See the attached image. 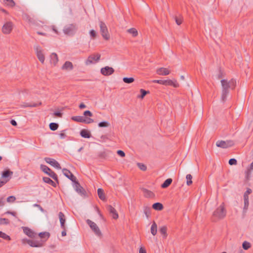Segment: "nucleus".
Masks as SVG:
<instances>
[{
	"label": "nucleus",
	"mask_w": 253,
	"mask_h": 253,
	"mask_svg": "<svg viewBox=\"0 0 253 253\" xmlns=\"http://www.w3.org/2000/svg\"><path fill=\"white\" fill-rule=\"evenodd\" d=\"M43 181L47 184H49L52 185L54 187H56V184L55 182H54L52 180H51L49 177H43L42 178Z\"/></svg>",
	"instance_id": "393cba45"
},
{
	"label": "nucleus",
	"mask_w": 253,
	"mask_h": 253,
	"mask_svg": "<svg viewBox=\"0 0 253 253\" xmlns=\"http://www.w3.org/2000/svg\"><path fill=\"white\" fill-rule=\"evenodd\" d=\"M15 200L16 198L14 196H10L7 198V202L9 203H13L15 201Z\"/></svg>",
	"instance_id": "864d4df0"
},
{
	"label": "nucleus",
	"mask_w": 253,
	"mask_h": 253,
	"mask_svg": "<svg viewBox=\"0 0 253 253\" xmlns=\"http://www.w3.org/2000/svg\"><path fill=\"white\" fill-rule=\"evenodd\" d=\"M13 28V24L11 22L9 21L5 23L2 28V31L4 34H8L12 31Z\"/></svg>",
	"instance_id": "9b49d317"
},
{
	"label": "nucleus",
	"mask_w": 253,
	"mask_h": 253,
	"mask_svg": "<svg viewBox=\"0 0 253 253\" xmlns=\"http://www.w3.org/2000/svg\"><path fill=\"white\" fill-rule=\"evenodd\" d=\"M13 172L9 169H6L2 171V177L3 178H7L10 175H12Z\"/></svg>",
	"instance_id": "f704fd0d"
},
{
	"label": "nucleus",
	"mask_w": 253,
	"mask_h": 253,
	"mask_svg": "<svg viewBox=\"0 0 253 253\" xmlns=\"http://www.w3.org/2000/svg\"><path fill=\"white\" fill-rule=\"evenodd\" d=\"M226 211L222 203L218 208H217L213 212L212 216V220L216 221L217 220L223 219L225 217Z\"/></svg>",
	"instance_id": "f03ea898"
},
{
	"label": "nucleus",
	"mask_w": 253,
	"mask_h": 253,
	"mask_svg": "<svg viewBox=\"0 0 253 253\" xmlns=\"http://www.w3.org/2000/svg\"><path fill=\"white\" fill-rule=\"evenodd\" d=\"M140 92L141 93V94L138 96V97L142 99L147 94L149 93V91H146L143 89H141L140 90Z\"/></svg>",
	"instance_id": "c03bdc74"
},
{
	"label": "nucleus",
	"mask_w": 253,
	"mask_h": 253,
	"mask_svg": "<svg viewBox=\"0 0 253 253\" xmlns=\"http://www.w3.org/2000/svg\"><path fill=\"white\" fill-rule=\"evenodd\" d=\"M23 18L30 24H35L36 23L35 19H34V18L31 17L30 15L27 13H25L23 15Z\"/></svg>",
	"instance_id": "4be33fe9"
},
{
	"label": "nucleus",
	"mask_w": 253,
	"mask_h": 253,
	"mask_svg": "<svg viewBox=\"0 0 253 253\" xmlns=\"http://www.w3.org/2000/svg\"><path fill=\"white\" fill-rule=\"evenodd\" d=\"M5 204V201L3 198H0V207H2Z\"/></svg>",
	"instance_id": "e2e57ef3"
},
{
	"label": "nucleus",
	"mask_w": 253,
	"mask_h": 253,
	"mask_svg": "<svg viewBox=\"0 0 253 253\" xmlns=\"http://www.w3.org/2000/svg\"><path fill=\"white\" fill-rule=\"evenodd\" d=\"M53 115L56 116V117L61 118V117H62V113H61L60 112H59V111L55 112L53 113Z\"/></svg>",
	"instance_id": "680f3d73"
},
{
	"label": "nucleus",
	"mask_w": 253,
	"mask_h": 253,
	"mask_svg": "<svg viewBox=\"0 0 253 253\" xmlns=\"http://www.w3.org/2000/svg\"><path fill=\"white\" fill-rule=\"evenodd\" d=\"M3 1L10 7H13L15 5V2L13 0H3Z\"/></svg>",
	"instance_id": "a18cd8bd"
},
{
	"label": "nucleus",
	"mask_w": 253,
	"mask_h": 253,
	"mask_svg": "<svg viewBox=\"0 0 253 253\" xmlns=\"http://www.w3.org/2000/svg\"><path fill=\"white\" fill-rule=\"evenodd\" d=\"M153 82L154 83H158V84L165 85H171L174 87H177L179 86V84L177 83L176 81H173L170 80H157L153 81Z\"/></svg>",
	"instance_id": "423d86ee"
},
{
	"label": "nucleus",
	"mask_w": 253,
	"mask_h": 253,
	"mask_svg": "<svg viewBox=\"0 0 253 253\" xmlns=\"http://www.w3.org/2000/svg\"><path fill=\"white\" fill-rule=\"evenodd\" d=\"M107 156V154L106 152H101L98 154L99 158L101 159H105Z\"/></svg>",
	"instance_id": "8fccbe9b"
},
{
	"label": "nucleus",
	"mask_w": 253,
	"mask_h": 253,
	"mask_svg": "<svg viewBox=\"0 0 253 253\" xmlns=\"http://www.w3.org/2000/svg\"><path fill=\"white\" fill-rule=\"evenodd\" d=\"M84 115L85 116H89V117H92V113L89 110H86L84 112Z\"/></svg>",
	"instance_id": "4d7b16f0"
},
{
	"label": "nucleus",
	"mask_w": 253,
	"mask_h": 253,
	"mask_svg": "<svg viewBox=\"0 0 253 253\" xmlns=\"http://www.w3.org/2000/svg\"><path fill=\"white\" fill-rule=\"evenodd\" d=\"M100 56L101 55L99 53H97L96 55L92 54L89 56L86 61V64L88 65L93 63L94 61H98L100 59Z\"/></svg>",
	"instance_id": "2eb2a0df"
},
{
	"label": "nucleus",
	"mask_w": 253,
	"mask_h": 253,
	"mask_svg": "<svg viewBox=\"0 0 253 253\" xmlns=\"http://www.w3.org/2000/svg\"><path fill=\"white\" fill-rule=\"evenodd\" d=\"M89 34L90 37L93 39H95L96 37V33L94 30H90Z\"/></svg>",
	"instance_id": "5fc2aeb1"
},
{
	"label": "nucleus",
	"mask_w": 253,
	"mask_h": 253,
	"mask_svg": "<svg viewBox=\"0 0 253 253\" xmlns=\"http://www.w3.org/2000/svg\"><path fill=\"white\" fill-rule=\"evenodd\" d=\"M39 237L41 239L45 238L46 240L50 237V233L48 232H41L39 234Z\"/></svg>",
	"instance_id": "473e14b6"
},
{
	"label": "nucleus",
	"mask_w": 253,
	"mask_h": 253,
	"mask_svg": "<svg viewBox=\"0 0 253 253\" xmlns=\"http://www.w3.org/2000/svg\"><path fill=\"white\" fill-rule=\"evenodd\" d=\"M228 163L230 165H236L237 164V161L234 158H232L229 160Z\"/></svg>",
	"instance_id": "603ef678"
},
{
	"label": "nucleus",
	"mask_w": 253,
	"mask_h": 253,
	"mask_svg": "<svg viewBox=\"0 0 253 253\" xmlns=\"http://www.w3.org/2000/svg\"><path fill=\"white\" fill-rule=\"evenodd\" d=\"M100 31L104 39L108 40L110 39V35L106 25L102 21L99 22Z\"/></svg>",
	"instance_id": "20e7f679"
},
{
	"label": "nucleus",
	"mask_w": 253,
	"mask_h": 253,
	"mask_svg": "<svg viewBox=\"0 0 253 253\" xmlns=\"http://www.w3.org/2000/svg\"><path fill=\"white\" fill-rule=\"evenodd\" d=\"M143 191L144 196L146 198H153L154 197V194L148 189H143Z\"/></svg>",
	"instance_id": "bb28decb"
},
{
	"label": "nucleus",
	"mask_w": 253,
	"mask_h": 253,
	"mask_svg": "<svg viewBox=\"0 0 253 253\" xmlns=\"http://www.w3.org/2000/svg\"><path fill=\"white\" fill-rule=\"evenodd\" d=\"M138 168L143 171H145L147 169V167L142 163H137Z\"/></svg>",
	"instance_id": "09e8293b"
},
{
	"label": "nucleus",
	"mask_w": 253,
	"mask_h": 253,
	"mask_svg": "<svg viewBox=\"0 0 253 253\" xmlns=\"http://www.w3.org/2000/svg\"><path fill=\"white\" fill-rule=\"evenodd\" d=\"M222 86L221 90V100L224 102L226 100L227 95L229 93V89H234L236 86V81L232 79L229 81L227 80L223 79L221 80Z\"/></svg>",
	"instance_id": "f257e3e1"
},
{
	"label": "nucleus",
	"mask_w": 253,
	"mask_h": 253,
	"mask_svg": "<svg viewBox=\"0 0 253 253\" xmlns=\"http://www.w3.org/2000/svg\"><path fill=\"white\" fill-rule=\"evenodd\" d=\"M36 50V55L39 60L42 63H43L44 61V56L42 53V48L39 46H35Z\"/></svg>",
	"instance_id": "ddd939ff"
},
{
	"label": "nucleus",
	"mask_w": 253,
	"mask_h": 253,
	"mask_svg": "<svg viewBox=\"0 0 253 253\" xmlns=\"http://www.w3.org/2000/svg\"><path fill=\"white\" fill-rule=\"evenodd\" d=\"M9 219L5 218H0V225H7L9 224Z\"/></svg>",
	"instance_id": "a19ab883"
},
{
	"label": "nucleus",
	"mask_w": 253,
	"mask_h": 253,
	"mask_svg": "<svg viewBox=\"0 0 253 253\" xmlns=\"http://www.w3.org/2000/svg\"><path fill=\"white\" fill-rule=\"evenodd\" d=\"M175 20L176 24L178 25H180L182 23V19L181 18H178L177 17H175Z\"/></svg>",
	"instance_id": "bf43d9fd"
},
{
	"label": "nucleus",
	"mask_w": 253,
	"mask_h": 253,
	"mask_svg": "<svg viewBox=\"0 0 253 253\" xmlns=\"http://www.w3.org/2000/svg\"><path fill=\"white\" fill-rule=\"evenodd\" d=\"M234 143L232 140H218L216 143V146L222 148H227L233 146Z\"/></svg>",
	"instance_id": "6e6552de"
},
{
	"label": "nucleus",
	"mask_w": 253,
	"mask_h": 253,
	"mask_svg": "<svg viewBox=\"0 0 253 253\" xmlns=\"http://www.w3.org/2000/svg\"><path fill=\"white\" fill-rule=\"evenodd\" d=\"M115 72L114 69L112 67L105 66L102 68L100 70L101 73L105 76H110L113 74Z\"/></svg>",
	"instance_id": "4468645a"
},
{
	"label": "nucleus",
	"mask_w": 253,
	"mask_h": 253,
	"mask_svg": "<svg viewBox=\"0 0 253 253\" xmlns=\"http://www.w3.org/2000/svg\"><path fill=\"white\" fill-rule=\"evenodd\" d=\"M41 105V102H39V103L23 102L22 104L20 105V107L22 108L36 107Z\"/></svg>",
	"instance_id": "aec40b11"
},
{
	"label": "nucleus",
	"mask_w": 253,
	"mask_h": 253,
	"mask_svg": "<svg viewBox=\"0 0 253 253\" xmlns=\"http://www.w3.org/2000/svg\"><path fill=\"white\" fill-rule=\"evenodd\" d=\"M107 210L110 212V214H111V215L112 216V217L114 219H116L118 218V217H119L118 214L116 209L114 208H113L111 205H108L107 207Z\"/></svg>",
	"instance_id": "f3484780"
},
{
	"label": "nucleus",
	"mask_w": 253,
	"mask_h": 253,
	"mask_svg": "<svg viewBox=\"0 0 253 253\" xmlns=\"http://www.w3.org/2000/svg\"><path fill=\"white\" fill-rule=\"evenodd\" d=\"M139 253H146V250L141 247L139 249Z\"/></svg>",
	"instance_id": "774afa93"
},
{
	"label": "nucleus",
	"mask_w": 253,
	"mask_h": 253,
	"mask_svg": "<svg viewBox=\"0 0 253 253\" xmlns=\"http://www.w3.org/2000/svg\"><path fill=\"white\" fill-rule=\"evenodd\" d=\"M151 233L155 236L157 233V225L155 221H154L151 227Z\"/></svg>",
	"instance_id": "c756f323"
},
{
	"label": "nucleus",
	"mask_w": 253,
	"mask_h": 253,
	"mask_svg": "<svg viewBox=\"0 0 253 253\" xmlns=\"http://www.w3.org/2000/svg\"><path fill=\"white\" fill-rule=\"evenodd\" d=\"M159 231H160V233L163 235V238H166V237L168 236V234L167 233V227L166 226H163L160 228Z\"/></svg>",
	"instance_id": "7c9ffc66"
},
{
	"label": "nucleus",
	"mask_w": 253,
	"mask_h": 253,
	"mask_svg": "<svg viewBox=\"0 0 253 253\" xmlns=\"http://www.w3.org/2000/svg\"><path fill=\"white\" fill-rule=\"evenodd\" d=\"M244 207L243 209V211H244V212H246V211L248 208L249 205V199H244Z\"/></svg>",
	"instance_id": "de8ad7c7"
},
{
	"label": "nucleus",
	"mask_w": 253,
	"mask_h": 253,
	"mask_svg": "<svg viewBox=\"0 0 253 253\" xmlns=\"http://www.w3.org/2000/svg\"><path fill=\"white\" fill-rule=\"evenodd\" d=\"M62 172L64 175L71 180L73 182L75 183L77 181V178L74 175V174L67 169L64 168L62 169Z\"/></svg>",
	"instance_id": "f8f14e48"
},
{
	"label": "nucleus",
	"mask_w": 253,
	"mask_h": 253,
	"mask_svg": "<svg viewBox=\"0 0 253 253\" xmlns=\"http://www.w3.org/2000/svg\"><path fill=\"white\" fill-rule=\"evenodd\" d=\"M23 231L25 234L32 238H35L36 235V233H35L30 228L27 227H25L23 228Z\"/></svg>",
	"instance_id": "6ab92c4d"
},
{
	"label": "nucleus",
	"mask_w": 253,
	"mask_h": 253,
	"mask_svg": "<svg viewBox=\"0 0 253 253\" xmlns=\"http://www.w3.org/2000/svg\"><path fill=\"white\" fill-rule=\"evenodd\" d=\"M73 68V64L70 61H66L62 67V69L63 70H71Z\"/></svg>",
	"instance_id": "5701e85b"
},
{
	"label": "nucleus",
	"mask_w": 253,
	"mask_h": 253,
	"mask_svg": "<svg viewBox=\"0 0 253 253\" xmlns=\"http://www.w3.org/2000/svg\"><path fill=\"white\" fill-rule=\"evenodd\" d=\"M5 213L10 214L14 216H15L16 215V213L15 212H14V211H7V212H5Z\"/></svg>",
	"instance_id": "338daca9"
},
{
	"label": "nucleus",
	"mask_w": 253,
	"mask_h": 253,
	"mask_svg": "<svg viewBox=\"0 0 253 253\" xmlns=\"http://www.w3.org/2000/svg\"><path fill=\"white\" fill-rule=\"evenodd\" d=\"M127 32L131 34L133 37H136L138 35V32L136 29L132 28L127 30Z\"/></svg>",
	"instance_id": "c9c22d12"
},
{
	"label": "nucleus",
	"mask_w": 253,
	"mask_h": 253,
	"mask_svg": "<svg viewBox=\"0 0 253 253\" xmlns=\"http://www.w3.org/2000/svg\"><path fill=\"white\" fill-rule=\"evenodd\" d=\"M251 245L249 242H248L247 241H244L243 243L242 247L244 250H247L249 249H250L251 248Z\"/></svg>",
	"instance_id": "79ce46f5"
},
{
	"label": "nucleus",
	"mask_w": 253,
	"mask_h": 253,
	"mask_svg": "<svg viewBox=\"0 0 253 253\" xmlns=\"http://www.w3.org/2000/svg\"><path fill=\"white\" fill-rule=\"evenodd\" d=\"M86 222L89 226L90 228L96 236L98 237L101 236V232L95 222L88 219L86 220Z\"/></svg>",
	"instance_id": "39448f33"
},
{
	"label": "nucleus",
	"mask_w": 253,
	"mask_h": 253,
	"mask_svg": "<svg viewBox=\"0 0 253 253\" xmlns=\"http://www.w3.org/2000/svg\"><path fill=\"white\" fill-rule=\"evenodd\" d=\"M44 160L46 163L50 164L52 167H54L58 169H61L60 164L55 160L48 157L44 158Z\"/></svg>",
	"instance_id": "dca6fc26"
},
{
	"label": "nucleus",
	"mask_w": 253,
	"mask_h": 253,
	"mask_svg": "<svg viewBox=\"0 0 253 253\" xmlns=\"http://www.w3.org/2000/svg\"><path fill=\"white\" fill-rule=\"evenodd\" d=\"M71 119L77 122L84 123V116H73Z\"/></svg>",
	"instance_id": "72a5a7b5"
},
{
	"label": "nucleus",
	"mask_w": 253,
	"mask_h": 253,
	"mask_svg": "<svg viewBox=\"0 0 253 253\" xmlns=\"http://www.w3.org/2000/svg\"><path fill=\"white\" fill-rule=\"evenodd\" d=\"M117 153L118 155L121 156V157H124L125 156V152L121 150H119L117 151Z\"/></svg>",
	"instance_id": "6e6d98bb"
},
{
	"label": "nucleus",
	"mask_w": 253,
	"mask_h": 253,
	"mask_svg": "<svg viewBox=\"0 0 253 253\" xmlns=\"http://www.w3.org/2000/svg\"><path fill=\"white\" fill-rule=\"evenodd\" d=\"M40 168L43 172L53 178L57 183H59V180L57 174L47 166L44 165H41Z\"/></svg>",
	"instance_id": "7ed1b4c3"
},
{
	"label": "nucleus",
	"mask_w": 253,
	"mask_h": 253,
	"mask_svg": "<svg viewBox=\"0 0 253 253\" xmlns=\"http://www.w3.org/2000/svg\"><path fill=\"white\" fill-rule=\"evenodd\" d=\"M77 30L76 25L72 24L65 26L63 29L64 33L66 35H73Z\"/></svg>",
	"instance_id": "1a4fd4ad"
},
{
	"label": "nucleus",
	"mask_w": 253,
	"mask_h": 253,
	"mask_svg": "<svg viewBox=\"0 0 253 253\" xmlns=\"http://www.w3.org/2000/svg\"><path fill=\"white\" fill-rule=\"evenodd\" d=\"M98 126L100 127H106L109 126V123L107 121H103L99 123Z\"/></svg>",
	"instance_id": "37998d69"
},
{
	"label": "nucleus",
	"mask_w": 253,
	"mask_h": 253,
	"mask_svg": "<svg viewBox=\"0 0 253 253\" xmlns=\"http://www.w3.org/2000/svg\"><path fill=\"white\" fill-rule=\"evenodd\" d=\"M33 206L39 208V209L42 212H43L44 211V209L41 206V205H40L39 204H35L33 205Z\"/></svg>",
	"instance_id": "052dcab7"
},
{
	"label": "nucleus",
	"mask_w": 253,
	"mask_h": 253,
	"mask_svg": "<svg viewBox=\"0 0 253 253\" xmlns=\"http://www.w3.org/2000/svg\"><path fill=\"white\" fill-rule=\"evenodd\" d=\"M186 180H187V181H186V184L187 185L189 186L190 185L192 184V176L191 174H188L186 175Z\"/></svg>",
	"instance_id": "ea45409f"
},
{
	"label": "nucleus",
	"mask_w": 253,
	"mask_h": 253,
	"mask_svg": "<svg viewBox=\"0 0 253 253\" xmlns=\"http://www.w3.org/2000/svg\"><path fill=\"white\" fill-rule=\"evenodd\" d=\"M75 190L76 191V192L82 196H84V197L86 196L87 193H86V191L84 190V189L83 188V187H82L81 186V185L79 183V182H78V181L76 182L75 183Z\"/></svg>",
	"instance_id": "9d476101"
},
{
	"label": "nucleus",
	"mask_w": 253,
	"mask_h": 253,
	"mask_svg": "<svg viewBox=\"0 0 253 253\" xmlns=\"http://www.w3.org/2000/svg\"><path fill=\"white\" fill-rule=\"evenodd\" d=\"M50 58L51 63L54 65H55L58 61L57 54L55 53H52L50 55Z\"/></svg>",
	"instance_id": "a878e982"
},
{
	"label": "nucleus",
	"mask_w": 253,
	"mask_h": 253,
	"mask_svg": "<svg viewBox=\"0 0 253 253\" xmlns=\"http://www.w3.org/2000/svg\"><path fill=\"white\" fill-rule=\"evenodd\" d=\"M156 73L159 75L166 76L169 74L170 71L167 68H160L157 70Z\"/></svg>",
	"instance_id": "412c9836"
},
{
	"label": "nucleus",
	"mask_w": 253,
	"mask_h": 253,
	"mask_svg": "<svg viewBox=\"0 0 253 253\" xmlns=\"http://www.w3.org/2000/svg\"><path fill=\"white\" fill-rule=\"evenodd\" d=\"M65 131V130H63L60 133H59V135L61 139H64L67 137V135L64 133Z\"/></svg>",
	"instance_id": "13d9d810"
},
{
	"label": "nucleus",
	"mask_w": 253,
	"mask_h": 253,
	"mask_svg": "<svg viewBox=\"0 0 253 253\" xmlns=\"http://www.w3.org/2000/svg\"><path fill=\"white\" fill-rule=\"evenodd\" d=\"M123 81L124 83L126 84H130L133 83L134 81V79L132 77L127 78L124 77L123 79Z\"/></svg>",
	"instance_id": "4c0bfd02"
},
{
	"label": "nucleus",
	"mask_w": 253,
	"mask_h": 253,
	"mask_svg": "<svg viewBox=\"0 0 253 253\" xmlns=\"http://www.w3.org/2000/svg\"><path fill=\"white\" fill-rule=\"evenodd\" d=\"M80 135L82 137L85 138H89L91 136L90 132L85 129H83L81 130Z\"/></svg>",
	"instance_id": "b1692460"
},
{
	"label": "nucleus",
	"mask_w": 253,
	"mask_h": 253,
	"mask_svg": "<svg viewBox=\"0 0 253 253\" xmlns=\"http://www.w3.org/2000/svg\"><path fill=\"white\" fill-rule=\"evenodd\" d=\"M236 253H244V252L243 251V250L239 248V249H237L235 250Z\"/></svg>",
	"instance_id": "0e129e2a"
},
{
	"label": "nucleus",
	"mask_w": 253,
	"mask_h": 253,
	"mask_svg": "<svg viewBox=\"0 0 253 253\" xmlns=\"http://www.w3.org/2000/svg\"><path fill=\"white\" fill-rule=\"evenodd\" d=\"M152 208L155 210L161 211L163 209L164 207L162 204L157 202L152 205Z\"/></svg>",
	"instance_id": "c85d7f7f"
},
{
	"label": "nucleus",
	"mask_w": 253,
	"mask_h": 253,
	"mask_svg": "<svg viewBox=\"0 0 253 253\" xmlns=\"http://www.w3.org/2000/svg\"><path fill=\"white\" fill-rule=\"evenodd\" d=\"M10 124L13 126H16L17 125V122L14 120H11L10 121Z\"/></svg>",
	"instance_id": "69168bd1"
},
{
	"label": "nucleus",
	"mask_w": 253,
	"mask_h": 253,
	"mask_svg": "<svg viewBox=\"0 0 253 253\" xmlns=\"http://www.w3.org/2000/svg\"><path fill=\"white\" fill-rule=\"evenodd\" d=\"M59 125L55 123H51L49 124V128L53 131L56 130L58 128Z\"/></svg>",
	"instance_id": "e433bc0d"
},
{
	"label": "nucleus",
	"mask_w": 253,
	"mask_h": 253,
	"mask_svg": "<svg viewBox=\"0 0 253 253\" xmlns=\"http://www.w3.org/2000/svg\"><path fill=\"white\" fill-rule=\"evenodd\" d=\"M97 194L99 198L102 200H105L106 199L104 195V191L101 188H99L97 190Z\"/></svg>",
	"instance_id": "2f4dec72"
},
{
	"label": "nucleus",
	"mask_w": 253,
	"mask_h": 253,
	"mask_svg": "<svg viewBox=\"0 0 253 253\" xmlns=\"http://www.w3.org/2000/svg\"><path fill=\"white\" fill-rule=\"evenodd\" d=\"M172 179L171 178L167 179L164 183L161 185V187L163 188H166L168 187L172 183Z\"/></svg>",
	"instance_id": "cd10ccee"
},
{
	"label": "nucleus",
	"mask_w": 253,
	"mask_h": 253,
	"mask_svg": "<svg viewBox=\"0 0 253 253\" xmlns=\"http://www.w3.org/2000/svg\"><path fill=\"white\" fill-rule=\"evenodd\" d=\"M0 238L8 241L11 240L10 237L2 231H0Z\"/></svg>",
	"instance_id": "58836bf2"
},
{
	"label": "nucleus",
	"mask_w": 253,
	"mask_h": 253,
	"mask_svg": "<svg viewBox=\"0 0 253 253\" xmlns=\"http://www.w3.org/2000/svg\"><path fill=\"white\" fill-rule=\"evenodd\" d=\"M22 243L23 244H28L32 247L39 248L42 247L43 246V244L41 241H33L27 239H23L22 240Z\"/></svg>",
	"instance_id": "0eeeda50"
},
{
	"label": "nucleus",
	"mask_w": 253,
	"mask_h": 253,
	"mask_svg": "<svg viewBox=\"0 0 253 253\" xmlns=\"http://www.w3.org/2000/svg\"><path fill=\"white\" fill-rule=\"evenodd\" d=\"M58 217L60 223L61 228L64 229L65 226L66 218L64 214L60 211L58 213Z\"/></svg>",
	"instance_id": "a211bd4d"
},
{
	"label": "nucleus",
	"mask_w": 253,
	"mask_h": 253,
	"mask_svg": "<svg viewBox=\"0 0 253 253\" xmlns=\"http://www.w3.org/2000/svg\"><path fill=\"white\" fill-rule=\"evenodd\" d=\"M252 192V189L247 188V191L244 194V199H249V195Z\"/></svg>",
	"instance_id": "49530a36"
},
{
	"label": "nucleus",
	"mask_w": 253,
	"mask_h": 253,
	"mask_svg": "<svg viewBox=\"0 0 253 253\" xmlns=\"http://www.w3.org/2000/svg\"><path fill=\"white\" fill-rule=\"evenodd\" d=\"M94 122L93 120L90 118H85L84 117V123L88 124Z\"/></svg>",
	"instance_id": "3c124183"
}]
</instances>
